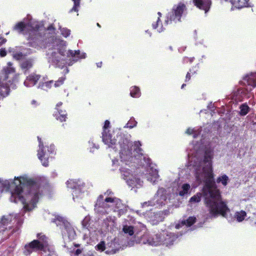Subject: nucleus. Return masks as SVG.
Masks as SVG:
<instances>
[{"instance_id":"50","label":"nucleus","mask_w":256,"mask_h":256,"mask_svg":"<svg viewBox=\"0 0 256 256\" xmlns=\"http://www.w3.org/2000/svg\"><path fill=\"white\" fill-rule=\"evenodd\" d=\"M62 102H58L56 105V110H59L60 109L58 108V107H60V106H61L62 105Z\"/></svg>"},{"instance_id":"49","label":"nucleus","mask_w":256,"mask_h":256,"mask_svg":"<svg viewBox=\"0 0 256 256\" xmlns=\"http://www.w3.org/2000/svg\"><path fill=\"white\" fill-rule=\"evenodd\" d=\"M134 242H135V241L134 240H130L128 242L127 245L130 246H134Z\"/></svg>"},{"instance_id":"52","label":"nucleus","mask_w":256,"mask_h":256,"mask_svg":"<svg viewBox=\"0 0 256 256\" xmlns=\"http://www.w3.org/2000/svg\"><path fill=\"white\" fill-rule=\"evenodd\" d=\"M96 252H95V254L92 253V252H90V253H88L84 255V256H96Z\"/></svg>"},{"instance_id":"19","label":"nucleus","mask_w":256,"mask_h":256,"mask_svg":"<svg viewBox=\"0 0 256 256\" xmlns=\"http://www.w3.org/2000/svg\"><path fill=\"white\" fill-rule=\"evenodd\" d=\"M34 60L32 58H28L24 60L20 64V68L24 70L26 74L27 72L32 68Z\"/></svg>"},{"instance_id":"54","label":"nucleus","mask_w":256,"mask_h":256,"mask_svg":"<svg viewBox=\"0 0 256 256\" xmlns=\"http://www.w3.org/2000/svg\"><path fill=\"white\" fill-rule=\"evenodd\" d=\"M6 39L4 38L0 42V46L2 44H3L5 43L6 42Z\"/></svg>"},{"instance_id":"29","label":"nucleus","mask_w":256,"mask_h":256,"mask_svg":"<svg viewBox=\"0 0 256 256\" xmlns=\"http://www.w3.org/2000/svg\"><path fill=\"white\" fill-rule=\"evenodd\" d=\"M246 216V213L245 211L242 210L237 211L234 213V218L236 219L238 222H242Z\"/></svg>"},{"instance_id":"48","label":"nucleus","mask_w":256,"mask_h":256,"mask_svg":"<svg viewBox=\"0 0 256 256\" xmlns=\"http://www.w3.org/2000/svg\"><path fill=\"white\" fill-rule=\"evenodd\" d=\"M82 252V250L80 249H77L74 252V254L76 256H78Z\"/></svg>"},{"instance_id":"8","label":"nucleus","mask_w":256,"mask_h":256,"mask_svg":"<svg viewBox=\"0 0 256 256\" xmlns=\"http://www.w3.org/2000/svg\"><path fill=\"white\" fill-rule=\"evenodd\" d=\"M55 154V148L53 144L50 146H44L39 148L38 152V156L42 162V164L44 166H48V160L50 154Z\"/></svg>"},{"instance_id":"25","label":"nucleus","mask_w":256,"mask_h":256,"mask_svg":"<svg viewBox=\"0 0 256 256\" xmlns=\"http://www.w3.org/2000/svg\"><path fill=\"white\" fill-rule=\"evenodd\" d=\"M105 202H112V198L108 197L106 198L104 200V196L102 195H100L96 204V206H98V207H106L105 204H106L105 203Z\"/></svg>"},{"instance_id":"35","label":"nucleus","mask_w":256,"mask_h":256,"mask_svg":"<svg viewBox=\"0 0 256 256\" xmlns=\"http://www.w3.org/2000/svg\"><path fill=\"white\" fill-rule=\"evenodd\" d=\"M240 114L241 116L246 115L249 112V110H250V108L247 105V104L246 103L242 104L240 106Z\"/></svg>"},{"instance_id":"47","label":"nucleus","mask_w":256,"mask_h":256,"mask_svg":"<svg viewBox=\"0 0 256 256\" xmlns=\"http://www.w3.org/2000/svg\"><path fill=\"white\" fill-rule=\"evenodd\" d=\"M38 143H39L38 146H39L40 148L44 146V144L42 140V139L39 136H38Z\"/></svg>"},{"instance_id":"22","label":"nucleus","mask_w":256,"mask_h":256,"mask_svg":"<svg viewBox=\"0 0 256 256\" xmlns=\"http://www.w3.org/2000/svg\"><path fill=\"white\" fill-rule=\"evenodd\" d=\"M230 2L232 4L238 8L246 7L248 5V0H224Z\"/></svg>"},{"instance_id":"20","label":"nucleus","mask_w":256,"mask_h":256,"mask_svg":"<svg viewBox=\"0 0 256 256\" xmlns=\"http://www.w3.org/2000/svg\"><path fill=\"white\" fill-rule=\"evenodd\" d=\"M190 186L188 184H184L178 188V192L180 196H184L190 193Z\"/></svg>"},{"instance_id":"24","label":"nucleus","mask_w":256,"mask_h":256,"mask_svg":"<svg viewBox=\"0 0 256 256\" xmlns=\"http://www.w3.org/2000/svg\"><path fill=\"white\" fill-rule=\"evenodd\" d=\"M57 112L54 114L57 120H60V122H65L67 118V113L65 110H57Z\"/></svg>"},{"instance_id":"30","label":"nucleus","mask_w":256,"mask_h":256,"mask_svg":"<svg viewBox=\"0 0 256 256\" xmlns=\"http://www.w3.org/2000/svg\"><path fill=\"white\" fill-rule=\"evenodd\" d=\"M54 84V80H48L46 82H40L38 86V88H41L44 90H48L50 89L52 84Z\"/></svg>"},{"instance_id":"16","label":"nucleus","mask_w":256,"mask_h":256,"mask_svg":"<svg viewBox=\"0 0 256 256\" xmlns=\"http://www.w3.org/2000/svg\"><path fill=\"white\" fill-rule=\"evenodd\" d=\"M193 2L197 8L200 10H204L206 13L208 11L210 5V0H192Z\"/></svg>"},{"instance_id":"18","label":"nucleus","mask_w":256,"mask_h":256,"mask_svg":"<svg viewBox=\"0 0 256 256\" xmlns=\"http://www.w3.org/2000/svg\"><path fill=\"white\" fill-rule=\"evenodd\" d=\"M162 234L154 235L148 240V244L152 246H157L163 244Z\"/></svg>"},{"instance_id":"38","label":"nucleus","mask_w":256,"mask_h":256,"mask_svg":"<svg viewBox=\"0 0 256 256\" xmlns=\"http://www.w3.org/2000/svg\"><path fill=\"white\" fill-rule=\"evenodd\" d=\"M72 1L74 2V6L70 10V12H78V8L80 6V0H72Z\"/></svg>"},{"instance_id":"1","label":"nucleus","mask_w":256,"mask_h":256,"mask_svg":"<svg viewBox=\"0 0 256 256\" xmlns=\"http://www.w3.org/2000/svg\"><path fill=\"white\" fill-rule=\"evenodd\" d=\"M188 156L190 165L194 168L196 182L198 184H204L202 193L211 216L221 215L226 218L230 210L222 200L220 191L215 187L214 182L213 150L206 149L202 144L192 142L188 147Z\"/></svg>"},{"instance_id":"9","label":"nucleus","mask_w":256,"mask_h":256,"mask_svg":"<svg viewBox=\"0 0 256 256\" xmlns=\"http://www.w3.org/2000/svg\"><path fill=\"white\" fill-rule=\"evenodd\" d=\"M46 252L48 250L38 240H34L24 246V253L26 255H30L32 252Z\"/></svg>"},{"instance_id":"31","label":"nucleus","mask_w":256,"mask_h":256,"mask_svg":"<svg viewBox=\"0 0 256 256\" xmlns=\"http://www.w3.org/2000/svg\"><path fill=\"white\" fill-rule=\"evenodd\" d=\"M130 94L132 97L139 98L141 94L140 88L136 86H132L130 88Z\"/></svg>"},{"instance_id":"57","label":"nucleus","mask_w":256,"mask_h":256,"mask_svg":"<svg viewBox=\"0 0 256 256\" xmlns=\"http://www.w3.org/2000/svg\"><path fill=\"white\" fill-rule=\"evenodd\" d=\"M146 32H148V33L149 34H150V36H151V34H150V32H148V30H146Z\"/></svg>"},{"instance_id":"2","label":"nucleus","mask_w":256,"mask_h":256,"mask_svg":"<svg viewBox=\"0 0 256 256\" xmlns=\"http://www.w3.org/2000/svg\"><path fill=\"white\" fill-rule=\"evenodd\" d=\"M116 140H118L120 146L122 161L125 162L120 169L122 176L128 184L132 188L142 185L143 182L136 177L138 172L144 174L148 181L156 184L160 178L158 171L151 166L150 159L142 153V150L140 148V142L139 141L134 142V150L132 153L130 150L132 143L128 138L124 139L120 135Z\"/></svg>"},{"instance_id":"53","label":"nucleus","mask_w":256,"mask_h":256,"mask_svg":"<svg viewBox=\"0 0 256 256\" xmlns=\"http://www.w3.org/2000/svg\"><path fill=\"white\" fill-rule=\"evenodd\" d=\"M190 74L189 72H188V74H186V81L190 79Z\"/></svg>"},{"instance_id":"17","label":"nucleus","mask_w":256,"mask_h":256,"mask_svg":"<svg viewBox=\"0 0 256 256\" xmlns=\"http://www.w3.org/2000/svg\"><path fill=\"white\" fill-rule=\"evenodd\" d=\"M196 221V218L194 216H190L186 220H183L180 224H178L176 225V228L179 229L180 228H183L184 229L188 228L193 224Z\"/></svg>"},{"instance_id":"7","label":"nucleus","mask_w":256,"mask_h":256,"mask_svg":"<svg viewBox=\"0 0 256 256\" xmlns=\"http://www.w3.org/2000/svg\"><path fill=\"white\" fill-rule=\"evenodd\" d=\"M55 222L57 226H60L63 236H68L70 240L74 238L76 235V232L68 222L60 216L56 217Z\"/></svg>"},{"instance_id":"14","label":"nucleus","mask_w":256,"mask_h":256,"mask_svg":"<svg viewBox=\"0 0 256 256\" xmlns=\"http://www.w3.org/2000/svg\"><path fill=\"white\" fill-rule=\"evenodd\" d=\"M178 238V235H176L174 233L163 232L162 234L163 244L166 245V246H170L173 244L174 242Z\"/></svg>"},{"instance_id":"41","label":"nucleus","mask_w":256,"mask_h":256,"mask_svg":"<svg viewBox=\"0 0 256 256\" xmlns=\"http://www.w3.org/2000/svg\"><path fill=\"white\" fill-rule=\"evenodd\" d=\"M24 56V54L22 52H18L13 54V58L16 60H20Z\"/></svg>"},{"instance_id":"12","label":"nucleus","mask_w":256,"mask_h":256,"mask_svg":"<svg viewBox=\"0 0 256 256\" xmlns=\"http://www.w3.org/2000/svg\"><path fill=\"white\" fill-rule=\"evenodd\" d=\"M36 238H38L36 240H38L40 243L48 250L49 252L48 256H56V252L52 250H51L48 244V238L42 233H38L36 234Z\"/></svg>"},{"instance_id":"6","label":"nucleus","mask_w":256,"mask_h":256,"mask_svg":"<svg viewBox=\"0 0 256 256\" xmlns=\"http://www.w3.org/2000/svg\"><path fill=\"white\" fill-rule=\"evenodd\" d=\"M167 194L166 190L164 188H159L154 198L150 201L142 204V207L155 206L160 208L166 202Z\"/></svg>"},{"instance_id":"44","label":"nucleus","mask_w":256,"mask_h":256,"mask_svg":"<svg viewBox=\"0 0 256 256\" xmlns=\"http://www.w3.org/2000/svg\"><path fill=\"white\" fill-rule=\"evenodd\" d=\"M7 52L5 48H2L0 49V56L1 57H4L6 56Z\"/></svg>"},{"instance_id":"4","label":"nucleus","mask_w":256,"mask_h":256,"mask_svg":"<svg viewBox=\"0 0 256 256\" xmlns=\"http://www.w3.org/2000/svg\"><path fill=\"white\" fill-rule=\"evenodd\" d=\"M41 26L38 24H28V26L22 22H20L17 23L14 27V30H17L19 33H24V31H26L28 34V45L29 46L36 48L38 46L42 35L40 32V30Z\"/></svg>"},{"instance_id":"55","label":"nucleus","mask_w":256,"mask_h":256,"mask_svg":"<svg viewBox=\"0 0 256 256\" xmlns=\"http://www.w3.org/2000/svg\"><path fill=\"white\" fill-rule=\"evenodd\" d=\"M102 64V62L97 63L98 67H101Z\"/></svg>"},{"instance_id":"15","label":"nucleus","mask_w":256,"mask_h":256,"mask_svg":"<svg viewBox=\"0 0 256 256\" xmlns=\"http://www.w3.org/2000/svg\"><path fill=\"white\" fill-rule=\"evenodd\" d=\"M40 74L36 73H32L28 75L24 82V84L27 87H31L36 84L38 82L40 78Z\"/></svg>"},{"instance_id":"42","label":"nucleus","mask_w":256,"mask_h":256,"mask_svg":"<svg viewBox=\"0 0 256 256\" xmlns=\"http://www.w3.org/2000/svg\"><path fill=\"white\" fill-rule=\"evenodd\" d=\"M110 126V121H108V120H106L105 122H104V126H103V131L104 130H110L108 128H109Z\"/></svg>"},{"instance_id":"33","label":"nucleus","mask_w":256,"mask_h":256,"mask_svg":"<svg viewBox=\"0 0 256 256\" xmlns=\"http://www.w3.org/2000/svg\"><path fill=\"white\" fill-rule=\"evenodd\" d=\"M200 128H188L186 132L188 134H193V137L195 138L200 134Z\"/></svg>"},{"instance_id":"56","label":"nucleus","mask_w":256,"mask_h":256,"mask_svg":"<svg viewBox=\"0 0 256 256\" xmlns=\"http://www.w3.org/2000/svg\"><path fill=\"white\" fill-rule=\"evenodd\" d=\"M74 246L75 247H76V248H78V247H79V246H80V244H74Z\"/></svg>"},{"instance_id":"61","label":"nucleus","mask_w":256,"mask_h":256,"mask_svg":"<svg viewBox=\"0 0 256 256\" xmlns=\"http://www.w3.org/2000/svg\"><path fill=\"white\" fill-rule=\"evenodd\" d=\"M97 26L100 28V26L98 23H97Z\"/></svg>"},{"instance_id":"43","label":"nucleus","mask_w":256,"mask_h":256,"mask_svg":"<svg viewBox=\"0 0 256 256\" xmlns=\"http://www.w3.org/2000/svg\"><path fill=\"white\" fill-rule=\"evenodd\" d=\"M62 34L63 35V36L66 38L70 36V30L68 29H64L62 30Z\"/></svg>"},{"instance_id":"45","label":"nucleus","mask_w":256,"mask_h":256,"mask_svg":"<svg viewBox=\"0 0 256 256\" xmlns=\"http://www.w3.org/2000/svg\"><path fill=\"white\" fill-rule=\"evenodd\" d=\"M58 53L62 56H64L66 55V50L64 48L58 49Z\"/></svg>"},{"instance_id":"64","label":"nucleus","mask_w":256,"mask_h":256,"mask_svg":"<svg viewBox=\"0 0 256 256\" xmlns=\"http://www.w3.org/2000/svg\"><path fill=\"white\" fill-rule=\"evenodd\" d=\"M244 92H245V90H242V92H244Z\"/></svg>"},{"instance_id":"13","label":"nucleus","mask_w":256,"mask_h":256,"mask_svg":"<svg viewBox=\"0 0 256 256\" xmlns=\"http://www.w3.org/2000/svg\"><path fill=\"white\" fill-rule=\"evenodd\" d=\"M242 83L251 86L252 88L256 87V72H252L246 74L242 79Z\"/></svg>"},{"instance_id":"59","label":"nucleus","mask_w":256,"mask_h":256,"mask_svg":"<svg viewBox=\"0 0 256 256\" xmlns=\"http://www.w3.org/2000/svg\"><path fill=\"white\" fill-rule=\"evenodd\" d=\"M36 102L34 100H33L32 102V104H35Z\"/></svg>"},{"instance_id":"34","label":"nucleus","mask_w":256,"mask_h":256,"mask_svg":"<svg viewBox=\"0 0 256 256\" xmlns=\"http://www.w3.org/2000/svg\"><path fill=\"white\" fill-rule=\"evenodd\" d=\"M201 198L202 194L198 192L190 199L189 202L190 204L198 202L200 201Z\"/></svg>"},{"instance_id":"37","label":"nucleus","mask_w":256,"mask_h":256,"mask_svg":"<svg viewBox=\"0 0 256 256\" xmlns=\"http://www.w3.org/2000/svg\"><path fill=\"white\" fill-rule=\"evenodd\" d=\"M8 66H9L8 67L6 70V76L4 80H6L8 79V75L11 73H14L15 72V70L14 68L11 67V66L12 65V64L10 62H8Z\"/></svg>"},{"instance_id":"46","label":"nucleus","mask_w":256,"mask_h":256,"mask_svg":"<svg viewBox=\"0 0 256 256\" xmlns=\"http://www.w3.org/2000/svg\"><path fill=\"white\" fill-rule=\"evenodd\" d=\"M73 183V181L72 180H68L67 182H66V185H67V186L68 188H73L74 186H72V184Z\"/></svg>"},{"instance_id":"60","label":"nucleus","mask_w":256,"mask_h":256,"mask_svg":"<svg viewBox=\"0 0 256 256\" xmlns=\"http://www.w3.org/2000/svg\"><path fill=\"white\" fill-rule=\"evenodd\" d=\"M246 96V98H250V96L248 94V95Z\"/></svg>"},{"instance_id":"21","label":"nucleus","mask_w":256,"mask_h":256,"mask_svg":"<svg viewBox=\"0 0 256 256\" xmlns=\"http://www.w3.org/2000/svg\"><path fill=\"white\" fill-rule=\"evenodd\" d=\"M158 16L156 19V22L152 23V26L154 29H156L158 32H161L164 30V28L160 19L162 16L161 13L158 12Z\"/></svg>"},{"instance_id":"11","label":"nucleus","mask_w":256,"mask_h":256,"mask_svg":"<svg viewBox=\"0 0 256 256\" xmlns=\"http://www.w3.org/2000/svg\"><path fill=\"white\" fill-rule=\"evenodd\" d=\"M126 210V206L117 198H113V212L117 213L118 216L124 214Z\"/></svg>"},{"instance_id":"40","label":"nucleus","mask_w":256,"mask_h":256,"mask_svg":"<svg viewBox=\"0 0 256 256\" xmlns=\"http://www.w3.org/2000/svg\"><path fill=\"white\" fill-rule=\"evenodd\" d=\"M105 248V242L104 241H101L96 246V249L97 250L102 252L104 250Z\"/></svg>"},{"instance_id":"23","label":"nucleus","mask_w":256,"mask_h":256,"mask_svg":"<svg viewBox=\"0 0 256 256\" xmlns=\"http://www.w3.org/2000/svg\"><path fill=\"white\" fill-rule=\"evenodd\" d=\"M110 130H104L102 132V138L103 142L110 148L112 144V136L110 132Z\"/></svg>"},{"instance_id":"63","label":"nucleus","mask_w":256,"mask_h":256,"mask_svg":"<svg viewBox=\"0 0 256 256\" xmlns=\"http://www.w3.org/2000/svg\"><path fill=\"white\" fill-rule=\"evenodd\" d=\"M56 54V52L52 53V56L53 57V56H54V54Z\"/></svg>"},{"instance_id":"5","label":"nucleus","mask_w":256,"mask_h":256,"mask_svg":"<svg viewBox=\"0 0 256 256\" xmlns=\"http://www.w3.org/2000/svg\"><path fill=\"white\" fill-rule=\"evenodd\" d=\"M187 8L184 4L180 2L174 4L171 10L169 12L166 16V20H165L164 25H168L169 22L173 21L174 22L180 21L182 16L186 14Z\"/></svg>"},{"instance_id":"10","label":"nucleus","mask_w":256,"mask_h":256,"mask_svg":"<svg viewBox=\"0 0 256 256\" xmlns=\"http://www.w3.org/2000/svg\"><path fill=\"white\" fill-rule=\"evenodd\" d=\"M145 229L144 226L142 223H138L137 225L134 226H124L122 230L124 234H128L130 236H136L138 235L140 231Z\"/></svg>"},{"instance_id":"39","label":"nucleus","mask_w":256,"mask_h":256,"mask_svg":"<svg viewBox=\"0 0 256 256\" xmlns=\"http://www.w3.org/2000/svg\"><path fill=\"white\" fill-rule=\"evenodd\" d=\"M66 79V78L64 76L60 78L58 80L55 81L54 86L55 88L60 87L64 84Z\"/></svg>"},{"instance_id":"36","label":"nucleus","mask_w":256,"mask_h":256,"mask_svg":"<svg viewBox=\"0 0 256 256\" xmlns=\"http://www.w3.org/2000/svg\"><path fill=\"white\" fill-rule=\"evenodd\" d=\"M137 122L134 118H131L124 128H132L136 126Z\"/></svg>"},{"instance_id":"27","label":"nucleus","mask_w":256,"mask_h":256,"mask_svg":"<svg viewBox=\"0 0 256 256\" xmlns=\"http://www.w3.org/2000/svg\"><path fill=\"white\" fill-rule=\"evenodd\" d=\"M10 88L8 84L4 82H0V96H5L8 94Z\"/></svg>"},{"instance_id":"26","label":"nucleus","mask_w":256,"mask_h":256,"mask_svg":"<svg viewBox=\"0 0 256 256\" xmlns=\"http://www.w3.org/2000/svg\"><path fill=\"white\" fill-rule=\"evenodd\" d=\"M66 55L68 57H74L76 56V58H86V54L82 53L80 54V50H68L66 52Z\"/></svg>"},{"instance_id":"32","label":"nucleus","mask_w":256,"mask_h":256,"mask_svg":"<svg viewBox=\"0 0 256 256\" xmlns=\"http://www.w3.org/2000/svg\"><path fill=\"white\" fill-rule=\"evenodd\" d=\"M230 180L229 178L226 174H222L216 180L218 183H221L224 186H226Z\"/></svg>"},{"instance_id":"28","label":"nucleus","mask_w":256,"mask_h":256,"mask_svg":"<svg viewBox=\"0 0 256 256\" xmlns=\"http://www.w3.org/2000/svg\"><path fill=\"white\" fill-rule=\"evenodd\" d=\"M113 243L114 246V248H113V254L116 252L120 249H123L126 246L122 240L119 242L118 239L115 238Z\"/></svg>"},{"instance_id":"3","label":"nucleus","mask_w":256,"mask_h":256,"mask_svg":"<svg viewBox=\"0 0 256 256\" xmlns=\"http://www.w3.org/2000/svg\"><path fill=\"white\" fill-rule=\"evenodd\" d=\"M14 186V188L12 192V195L10 200L12 202L16 203L18 202H21L24 205V208L26 210H31L36 204L39 200L38 192H35L32 196L30 203L28 204L26 202V198L22 196V192L23 191L24 187L26 186L28 188L36 187L38 188L39 184L37 182L34 178H28L27 176H18L15 177L14 182L12 183L11 187Z\"/></svg>"},{"instance_id":"62","label":"nucleus","mask_w":256,"mask_h":256,"mask_svg":"<svg viewBox=\"0 0 256 256\" xmlns=\"http://www.w3.org/2000/svg\"><path fill=\"white\" fill-rule=\"evenodd\" d=\"M56 62H59V61H60V60H59V59H56Z\"/></svg>"},{"instance_id":"58","label":"nucleus","mask_w":256,"mask_h":256,"mask_svg":"<svg viewBox=\"0 0 256 256\" xmlns=\"http://www.w3.org/2000/svg\"><path fill=\"white\" fill-rule=\"evenodd\" d=\"M185 86H186V84H183L182 86V88H183Z\"/></svg>"},{"instance_id":"51","label":"nucleus","mask_w":256,"mask_h":256,"mask_svg":"<svg viewBox=\"0 0 256 256\" xmlns=\"http://www.w3.org/2000/svg\"><path fill=\"white\" fill-rule=\"evenodd\" d=\"M193 60H194L193 58H186L184 59V62H187L188 60H190V62H192L193 61Z\"/></svg>"}]
</instances>
